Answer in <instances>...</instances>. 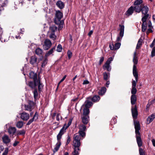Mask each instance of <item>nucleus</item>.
Masks as SVG:
<instances>
[{
	"mask_svg": "<svg viewBox=\"0 0 155 155\" xmlns=\"http://www.w3.org/2000/svg\"><path fill=\"white\" fill-rule=\"evenodd\" d=\"M148 28L147 31L146 33L147 35H148L149 33H152L153 32V30H152V28Z\"/></svg>",
	"mask_w": 155,
	"mask_h": 155,
	"instance_id": "obj_54",
	"label": "nucleus"
},
{
	"mask_svg": "<svg viewBox=\"0 0 155 155\" xmlns=\"http://www.w3.org/2000/svg\"><path fill=\"white\" fill-rule=\"evenodd\" d=\"M133 73L134 77L135 78L136 81L138 80V73L137 71L136 65H134L133 69Z\"/></svg>",
	"mask_w": 155,
	"mask_h": 155,
	"instance_id": "obj_15",
	"label": "nucleus"
},
{
	"mask_svg": "<svg viewBox=\"0 0 155 155\" xmlns=\"http://www.w3.org/2000/svg\"><path fill=\"white\" fill-rule=\"evenodd\" d=\"M155 118V114H152L151 115L149 116L147 119V122L148 124L151 123Z\"/></svg>",
	"mask_w": 155,
	"mask_h": 155,
	"instance_id": "obj_24",
	"label": "nucleus"
},
{
	"mask_svg": "<svg viewBox=\"0 0 155 155\" xmlns=\"http://www.w3.org/2000/svg\"><path fill=\"white\" fill-rule=\"evenodd\" d=\"M38 119V114L37 112H36L33 118L30 119L28 121V122L27 124V125H29L33 121H36Z\"/></svg>",
	"mask_w": 155,
	"mask_h": 155,
	"instance_id": "obj_13",
	"label": "nucleus"
},
{
	"mask_svg": "<svg viewBox=\"0 0 155 155\" xmlns=\"http://www.w3.org/2000/svg\"><path fill=\"white\" fill-rule=\"evenodd\" d=\"M137 81H136L133 80L132 82V87H136V83Z\"/></svg>",
	"mask_w": 155,
	"mask_h": 155,
	"instance_id": "obj_57",
	"label": "nucleus"
},
{
	"mask_svg": "<svg viewBox=\"0 0 155 155\" xmlns=\"http://www.w3.org/2000/svg\"><path fill=\"white\" fill-rule=\"evenodd\" d=\"M52 45V43L50 40L46 39L44 41V44L43 45V48L45 50L48 49Z\"/></svg>",
	"mask_w": 155,
	"mask_h": 155,
	"instance_id": "obj_8",
	"label": "nucleus"
},
{
	"mask_svg": "<svg viewBox=\"0 0 155 155\" xmlns=\"http://www.w3.org/2000/svg\"><path fill=\"white\" fill-rule=\"evenodd\" d=\"M49 37L50 38L53 40H55L57 38L56 36L55 35V33H51Z\"/></svg>",
	"mask_w": 155,
	"mask_h": 155,
	"instance_id": "obj_44",
	"label": "nucleus"
},
{
	"mask_svg": "<svg viewBox=\"0 0 155 155\" xmlns=\"http://www.w3.org/2000/svg\"><path fill=\"white\" fill-rule=\"evenodd\" d=\"M33 93L34 94V98L35 100H36L38 95L37 88L34 89V91H33Z\"/></svg>",
	"mask_w": 155,
	"mask_h": 155,
	"instance_id": "obj_45",
	"label": "nucleus"
},
{
	"mask_svg": "<svg viewBox=\"0 0 155 155\" xmlns=\"http://www.w3.org/2000/svg\"><path fill=\"white\" fill-rule=\"evenodd\" d=\"M62 50V47L61 45V44L58 45L57 47L56 51L58 52H60Z\"/></svg>",
	"mask_w": 155,
	"mask_h": 155,
	"instance_id": "obj_48",
	"label": "nucleus"
},
{
	"mask_svg": "<svg viewBox=\"0 0 155 155\" xmlns=\"http://www.w3.org/2000/svg\"><path fill=\"white\" fill-rule=\"evenodd\" d=\"M149 11V8L147 6H144V5H143L142 7V9L141 11L143 14L145 16L147 15H149L147 14Z\"/></svg>",
	"mask_w": 155,
	"mask_h": 155,
	"instance_id": "obj_18",
	"label": "nucleus"
},
{
	"mask_svg": "<svg viewBox=\"0 0 155 155\" xmlns=\"http://www.w3.org/2000/svg\"><path fill=\"white\" fill-rule=\"evenodd\" d=\"M104 57H101L100 58V61H99V64L100 65H101V64L104 61Z\"/></svg>",
	"mask_w": 155,
	"mask_h": 155,
	"instance_id": "obj_58",
	"label": "nucleus"
},
{
	"mask_svg": "<svg viewBox=\"0 0 155 155\" xmlns=\"http://www.w3.org/2000/svg\"><path fill=\"white\" fill-rule=\"evenodd\" d=\"M19 143V142L18 141H15L14 143L13 144V146L14 147L16 146Z\"/></svg>",
	"mask_w": 155,
	"mask_h": 155,
	"instance_id": "obj_62",
	"label": "nucleus"
},
{
	"mask_svg": "<svg viewBox=\"0 0 155 155\" xmlns=\"http://www.w3.org/2000/svg\"><path fill=\"white\" fill-rule=\"evenodd\" d=\"M38 81V89L39 91H41L42 89L43 88V85L41 83L39 80Z\"/></svg>",
	"mask_w": 155,
	"mask_h": 155,
	"instance_id": "obj_42",
	"label": "nucleus"
},
{
	"mask_svg": "<svg viewBox=\"0 0 155 155\" xmlns=\"http://www.w3.org/2000/svg\"><path fill=\"white\" fill-rule=\"evenodd\" d=\"M106 91V88L105 87H103L99 90L98 92V94L100 95H103L105 94Z\"/></svg>",
	"mask_w": 155,
	"mask_h": 155,
	"instance_id": "obj_29",
	"label": "nucleus"
},
{
	"mask_svg": "<svg viewBox=\"0 0 155 155\" xmlns=\"http://www.w3.org/2000/svg\"><path fill=\"white\" fill-rule=\"evenodd\" d=\"M29 118V114L27 113L23 112L21 114V118L24 120H28Z\"/></svg>",
	"mask_w": 155,
	"mask_h": 155,
	"instance_id": "obj_17",
	"label": "nucleus"
},
{
	"mask_svg": "<svg viewBox=\"0 0 155 155\" xmlns=\"http://www.w3.org/2000/svg\"><path fill=\"white\" fill-rule=\"evenodd\" d=\"M72 121V119H71L69 120L67 125H66V124H65L64 125V126H65V127L66 129H67V128L71 125V124Z\"/></svg>",
	"mask_w": 155,
	"mask_h": 155,
	"instance_id": "obj_50",
	"label": "nucleus"
},
{
	"mask_svg": "<svg viewBox=\"0 0 155 155\" xmlns=\"http://www.w3.org/2000/svg\"><path fill=\"white\" fill-rule=\"evenodd\" d=\"M155 56V47L153 48L151 54V57H153Z\"/></svg>",
	"mask_w": 155,
	"mask_h": 155,
	"instance_id": "obj_51",
	"label": "nucleus"
},
{
	"mask_svg": "<svg viewBox=\"0 0 155 155\" xmlns=\"http://www.w3.org/2000/svg\"><path fill=\"white\" fill-rule=\"evenodd\" d=\"M82 120L83 123L84 124H87L89 120V116H83L82 118Z\"/></svg>",
	"mask_w": 155,
	"mask_h": 155,
	"instance_id": "obj_26",
	"label": "nucleus"
},
{
	"mask_svg": "<svg viewBox=\"0 0 155 155\" xmlns=\"http://www.w3.org/2000/svg\"><path fill=\"white\" fill-rule=\"evenodd\" d=\"M3 142L5 144H7L9 143L11 141V139L6 134H4L2 137Z\"/></svg>",
	"mask_w": 155,
	"mask_h": 155,
	"instance_id": "obj_14",
	"label": "nucleus"
},
{
	"mask_svg": "<svg viewBox=\"0 0 155 155\" xmlns=\"http://www.w3.org/2000/svg\"><path fill=\"white\" fill-rule=\"evenodd\" d=\"M121 43L119 42L116 43L114 45V50L118 49L120 47Z\"/></svg>",
	"mask_w": 155,
	"mask_h": 155,
	"instance_id": "obj_43",
	"label": "nucleus"
},
{
	"mask_svg": "<svg viewBox=\"0 0 155 155\" xmlns=\"http://www.w3.org/2000/svg\"><path fill=\"white\" fill-rule=\"evenodd\" d=\"M16 129L15 127H10L8 129V132L11 137H13V135L16 134Z\"/></svg>",
	"mask_w": 155,
	"mask_h": 155,
	"instance_id": "obj_10",
	"label": "nucleus"
},
{
	"mask_svg": "<svg viewBox=\"0 0 155 155\" xmlns=\"http://www.w3.org/2000/svg\"><path fill=\"white\" fill-rule=\"evenodd\" d=\"M134 11V6H131L127 11L126 13L128 15H131L133 13Z\"/></svg>",
	"mask_w": 155,
	"mask_h": 155,
	"instance_id": "obj_28",
	"label": "nucleus"
},
{
	"mask_svg": "<svg viewBox=\"0 0 155 155\" xmlns=\"http://www.w3.org/2000/svg\"><path fill=\"white\" fill-rule=\"evenodd\" d=\"M114 45L113 43L110 44L109 45V47L110 50H114Z\"/></svg>",
	"mask_w": 155,
	"mask_h": 155,
	"instance_id": "obj_59",
	"label": "nucleus"
},
{
	"mask_svg": "<svg viewBox=\"0 0 155 155\" xmlns=\"http://www.w3.org/2000/svg\"><path fill=\"white\" fill-rule=\"evenodd\" d=\"M131 110L133 119L134 120H136L137 118L138 115L137 106L136 105H135L134 107H133L132 106Z\"/></svg>",
	"mask_w": 155,
	"mask_h": 155,
	"instance_id": "obj_5",
	"label": "nucleus"
},
{
	"mask_svg": "<svg viewBox=\"0 0 155 155\" xmlns=\"http://www.w3.org/2000/svg\"><path fill=\"white\" fill-rule=\"evenodd\" d=\"M89 83V81L87 80H84L83 82V84H87Z\"/></svg>",
	"mask_w": 155,
	"mask_h": 155,
	"instance_id": "obj_64",
	"label": "nucleus"
},
{
	"mask_svg": "<svg viewBox=\"0 0 155 155\" xmlns=\"http://www.w3.org/2000/svg\"><path fill=\"white\" fill-rule=\"evenodd\" d=\"M131 103L132 105H133L136 103L137 97L135 95H132L131 97Z\"/></svg>",
	"mask_w": 155,
	"mask_h": 155,
	"instance_id": "obj_27",
	"label": "nucleus"
},
{
	"mask_svg": "<svg viewBox=\"0 0 155 155\" xmlns=\"http://www.w3.org/2000/svg\"><path fill=\"white\" fill-rule=\"evenodd\" d=\"M42 52V50L39 48H37L35 51L36 54L38 55H41Z\"/></svg>",
	"mask_w": 155,
	"mask_h": 155,
	"instance_id": "obj_36",
	"label": "nucleus"
},
{
	"mask_svg": "<svg viewBox=\"0 0 155 155\" xmlns=\"http://www.w3.org/2000/svg\"><path fill=\"white\" fill-rule=\"evenodd\" d=\"M137 91V89L136 87H132L131 90V93L132 95H135Z\"/></svg>",
	"mask_w": 155,
	"mask_h": 155,
	"instance_id": "obj_49",
	"label": "nucleus"
},
{
	"mask_svg": "<svg viewBox=\"0 0 155 155\" xmlns=\"http://www.w3.org/2000/svg\"><path fill=\"white\" fill-rule=\"evenodd\" d=\"M23 125V122L22 121H18L16 124V127L19 128H22Z\"/></svg>",
	"mask_w": 155,
	"mask_h": 155,
	"instance_id": "obj_40",
	"label": "nucleus"
},
{
	"mask_svg": "<svg viewBox=\"0 0 155 155\" xmlns=\"http://www.w3.org/2000/svg\"><path fill=\"white\" fill-rule=\"evenodd\" d=\"M67 54L68 58L70 59L72 55V53L70 50H68L67 52Z\"/></svg>",
	"mask_w": 155,
	"mask_h": 155,
	"instance_id": "obj_52",
	"label": "nucleus"
},
{
	"mask_svg": "<svg viewBox=\"0 0 155 155\" xmlns=\"http://www.w3.org/2000/svg\"><path fill=\"white\" fill-rule=\"evenodd\" d=\"M90 113L89 109L88 107H85L83 109V116H89Z\"/></svg>",
	"mask_w": 155,
	"mask_h": 155,
	"instance_id": "obj_31",
	"label": "nucleus"
},
{
	"mask_svg": "<svg viewBox=\"0 0 155 155\" xmlns=\"http://www.w3.org/2000/svg\"><path fill=\"white\" fill-rule=\"evenodd\" d=\"M85 136V133L84 131L79 130L78 133L75 134L73 136V145L74 147V151L72 152V155H79L78 151H80V147L81 145V140Z\"/></svg>",
	"mask_w": 155,
	"mask_h": 155,
	"instance_id": "obj_1",
	"label": "nucleus"
},
{
	"mask_svg": "<svg viewBox=\"0 0 155 155\" xmlns=\"http://www.w3.org/2000/svg\"><path fill=\"white\" fill-rule=\"evenodd\" d=\"M119 26L120 27V32L119 36H118L117 38V41H121L124 34V26L120 25Z\"/></svg>",
	"mask_w": 155,
	"mask_h": 155,
	"instance_id": "obj_4",
	"label": "nucleus"
},
{
	"mask_svg": "<svg viewBox=\"0 0 155 155\" xmlns=\"http://www.w3.org/2000/svg\"><path fill=\"white\" fill-rule=\"evenodd\" d=\"M134 11L137 13L140 12L142 9V7L143 5H134Z\"/></svg>",
	"mask_w": 155,
	"mask_h": 155,
	"instance_id": "obj_20",
	"label": "nucleus"
},
{
	"mask_svg": "<svg viewBox=\"0 0 155 155\" xmlns=\"http://www.w3.org/2000/svg\"><path fill=\"white\" fill-rule=\"evenodd\" d=\"M134 121L136 134H140L139 130L140 129V127L139 122L136 120H134Z\"/></svg>",
	"mask_w": 155,
	"mask_h": 155,
	"instance_id": "obj_7",
	"label": "nucleus"
},
{
	"mask_svg": "<svg viewBox=\"0 0 155 155\" xmlns=\"http://www.w3.org/2000/svg\"><path fill=\"white\" fill-rule=\"evenodd\" d=\"M65 126H64L60 130L59 132L57 135V140H60L61 138L62 135L66 132V129L65 127Z\"/></svg>",
	"mask_w": 155,
	"mask_h": 155,
	"instance_id": "obj_9",
	"label": "nucleus"
},
{
	"mask_svg": "<svg viewBox=\"0 0 155 155\" xmlns=\"http://www.w3.org/2000/svg\"><path fill=\"white\" fill-rule=\"evenodd\" d=\"M111 122L115 124L116 123L117 120L115 118H113L111 120Z\"/></svg>",
	"mask_w": 155,
	"mask_h": 155,
	"instance_id": "obj_61",
	"label": "nucleus"
},
{
	"mask_svg": "<svg viewBox=\"0 0 155 155\" xmlns=\"http://www.w3.org/2000/svg\"><path fill=\"white\" fill-rule=\"evenodd\" d=\"M55 50V46H54L47 53L45 54V56L48 57L51 54H52L53 52Z\"/></svg>",
	"mask_w": 155,
	"mask_h": 155,
	"instance_id": "obj_33",
	"label": "nucleus"
},
{
	"mask_svg": "<svg viewBox=\"0 0 155 155\" xmlns=\"http://www.w3.org/2000/svg\"><path fill=\"white\" fill-rule=\"evenodd\" d=\"M70 39H69V41L71 43H72L73 41V38L72 35H69Z\"/></svg>",
	"mask_w": 155,
	"mask_h": 155,
	"instance_id": "obj_63",
	"label": "nucleus"
},
{
	"mask_svg": "<svg viewBox=\"0 0 155 155\" xmlns=\"http://www.w3.org/2000/svg\"><path fill=\"white\" fill-rule=\"evenodd\" d=\"M63 15V13L60 11H56L54 21L55 24L58 25L59 30H61L63 28L64 22L63 20H61Z\"/></svg>",
	"mask_w": 155,
	"mask_h": 155,
	"instance_id": "obj_2",
	"label": "nucleus"
},
{
	"mask_svg": "<svg viewBox=\"0 0 155 155\" xmlns=\"http://www.w3.org/2000/svg\"><path fill=\"white\" fill-rule=\"evenodd\" d=\"M71 140L70 137L68 135V138L67 140V142L66 143V145H68L69 143L70 142V141Z\"/></svg>",
	"mask_w": 155,
	"mask_h": 155,
	"instance_id": "obj_56",
	"label": "nucleus"
},
{
	"mask_svg": "<svg viewBox=\"0 0 155 155\" xmlns=\"http://www.w3.org/2000/svg\"><path fill=\"white\" fill-rule=\"evenodd\" d=\"M143 1L142 0H136L134 3V5H143L142 4Z\"/></svg>",
	"mask_w": 155,
	"mask_h": 155,
	"instance_id": "obj_38",
	"label": "nucleus"
},
{
	"mask_svg": "<svg viewBox=\"0 0 155 155\" xmlns=\"http://www.w3.org/2000/svg\"><path fill=\"white\" fill-rule=\"evenodd\" d=\"M48 62V60L47 59H45L43 61L41 67H42L44 68L45 66V65L47 64Z\"/></svg>",
	"mask_w": 155,
	"mask_h": 155,
	"instance_id": "obj_46",
	"label": "nucleus"
},
{
	"mask_svg": "<svg viewBox=\"0 0 155 155\" xmlns=\"http://www.w3.org/2000/svg\"><path fill=\"white\" fill-rule=\"evenodd\" d=\"M149 15H147L145 16H143L142 18V31L144 32L147 28V23L146 21Z\"/></svg>",
	"mask_w": 155,
	"mask_h": 155,
	"instance_id": "obj_3",
	"label": "nucleus"
},
{
	"mask_svg": "<svg viewBox=\"0 0 155 155\" xmlns=\"http://www.w3.org/2000/svg\"><path fill=\"white\" fill-rule=\"evenodd\" d=\"M56 5L61 9L63 8L64 6V3L61 1H58L56 3Z\"/></svg>",
	"mask_w": 155,
	"mask_h": 155,
	"instance_id": "obj_23",
	"label": "nucleus"
},
{
	"mask_svg": "<svg viewBox=\"0 0 155 155\" xmlns=\"http://www.w3.org/2000/svg\"><path fill=\"white\" fill-rule=\"evenodd\" d=\"M110 64L108 61H107L103 66V69L104 70L106 69L107 71H110L111 69V67L110 65Z\"/></svg>",
	"mask_w": 155,
	"mask_h": 155,
	"instance_id": "obj_16",
	"label": "nucleus"
},
{
	"mask_svg": "<svg viewBox=\"0 0 155 155\" xmlns=\"http://www.w3.org/2000/svg\"><path fill=\"white\" fill-rule=\"evenodd\" d=\"M139 152L140 155H145L143 150L141 148H140Z\"/></svg>",
	"mask_w": 155,
	"mask_h": 155,
	"instance_id": "obj_55",
	"label": "nucleus"
},
{
	"mask_svg": "<svg viewBox=\"0 0 155 155\" xmlns=\"http://www.w3.org/2000/svg\"><path fill=\"white\" fill-rule=\"evenodd\" d=\"M86 129V127L84 125H81L79 127V130L84 131Z\"/></svg>",
	"mask_w": 155,
	"mask_h": 155,
	"instance_id": "obj_47",
	"label": "nucleus"
},
{
	"mask_svg": "<svg viewBox=\"0 0 155 155\" xmlns=\"http://www.w3.org/2000/svg\"><path fill=\"white\" fill-rule=\"evenodd\" d=\"M25 134V131L24 129L21 130H18L17 131H16V134L18 136L19 135L24 136Z\"/></svg>",
	"mask_w": 155,
	"mask_h": 155,
	"instance_id": "obj_30",
	"label": "nucleus"
},
{
	"mask_svg": "<svg viewBox=\"0 0 155 155\" xmlns=\"http://www.w3.org/2000/svg\"><path fill=\"white\" fill-rule=\"evenodd\" d=\"M29 77L33 79L34 81H38L37 79V75L36 73H35L33 71L31 72L29 74Z\"/></svg>",
	"mask_w": 155,
	"mask_h": 155,
	"instance_id": "obj_19",
	"label": "nucleus"
},
{
	"mask_svg": "<svg viewBox=\"0 0 155 155\" xmlns=\"http://www.w3.org/2000/svg\"><path fill=\"white\" fill-rule=\"evenodd\" d=\"M25 110L31 111L32 110V107L30 105H25Z\"/></svg>",
	"mask_w": 155,
	"mask_h": 155,
	"instance_id": "obj_41",
	"label": "nucleus"
},
{
	"mask_svg": "<svg viewBox=\"0 0 155 155\" xmlns=\"http://www.w3.org/2000/svg\"><path fill=\"white\" fill-rule=\"evenodd\" d=\"M136 137L138 146L139 147H140L142 146V144L140 134H136Z\"/></svg>",
	"mask_w": 155,
	"mask_h": 155,
	"instance_id": "obj_12",
	"label": "nucleus"
},
{
	"mask_svg": "<svg viewBox=\"0 0 155 155\" xmlns=\"http://www.w3.org/2000/svg\"><path fill=\"white\" fill-rule=\"evenodd\" d=\"M133 61L134 62V65H136L137 64L138 62L137 58L136 56V52H135L134 54V58L133 59Z\"/></svg>",
	"mask_w": 155,
	"mask_h": 155,
	"instance_id": "obj_35",
	"label": "nucleus"
},
{
	"mask_svg": "<svg viewBox=\"0 0 155 155\" xmlns=\"http://www.w3.org/2000/svg\"><path fill=\"white\" fill-rule=\"evenodd\" d=\"M8 152V148L7 147L5 149L4 152L3 153L2 155H7Z\"/></svg>",
	"mask_w": 155,
	"mask_h": 155,
	"instance_id": "obj_53",
	"label": "nucleus"
},
{
	"mask_svg": "<svg viewBox=\"0 0 155 155\" xmlns=\"http://www.w3.org/2000/svg\"><path fill=\"white\" fill-rule=\"evenodd\" d=\"M93 105L92 103L90 101H89L88 99L86 100L84 102V105H83L85 107H88L89 108L91 106H92Z\"/></svg>",
	"mask_w": 155,
	"mask_h": 155,
	"instance_id": "obj_25",
	"label": "nucleus"
},
{
	"mask_svg": "<svg viewBox=\"0 0 155 155\" xmlns=\"http://www.w3.org/2000/svg\"><path fill=\"white\" fill-rule=\"evenodd\" d=\"M29 62L31 64L34 66H37L39 61L37 60V58L35 56H33L31 57Z\"/></svg>",
	"mask_w": 155,
	"mask_h": 155,
	"instance_id": "obj_6",
	"label": "nucleus"
},
{
	"mask_svg": "<svg viewBox=\"0 0 155 155\" xmlns=\"http://www.w3.org/2000/svg\"><path fill=\"white\" fill-rule=\"evenodd\" d=\"M143 40L141 38H140L138 40L137 44V45L136 48L139 49L140 48L142 45Z\"/></svg>",
	"mask_w": 155,
	"mask_h": 155,
	"instance_id": "obj_32",
	"label": "nucleus"
},
{
	"mask_svg": "<svg viewBox=\"0 0 155 155\" xmlns=\"http://www.w3.org/2000/svg\"><path fill=\"white\" fill-rule=\"evenodd\" d=\"M58 142L55 145V147H54L53 150V152L55 153L58 151L61 144V143L60 140H57Z\"/></svg>",
	"mask_w": 155,
	"mask_h": 155,
	"instance_id": "obj_22",
	"label": "nucleus"
},
{
	"mask_svg": "<svg viewBox=\"0 0 155 155\" xmlns=\"http://www.w3.org/2000/svg\"><path fill=\"white\" fill-rule=\"evenodd\" d=\"M7 2V0H0V6L2 7L5 6Z\"/></svg>",
	"mask_w": 155,
	"mask_h": 155,
	"instance_id": "obj_39",
	"label": "nucleus"
},
{
	"mask_svg": "<svg viewBox=\"0 0 155 155\" xmlns=\"http://www.w3.org/2000/svg\"><path fill=\"white\" fill-rule=\"evenodd\" d=\"M58 27L55 25H52L50 27V31L51 33H55Z\"/></svg>",
	"mask_w": 155,
	"mask_h": 155,
	"instance_id": "obj_34",
	"label": "nucleus"
},
{
	"mask_svg": "<svg viewBox=\"0 0 155 155\" xmlns=\"http://www.w3.org/2000/svg\"><path fill=\"white\" fill-rule=\"evenodd\" d=\"M88 99H90L94 102H98L100 99V97L97 95H95L92 98L88 97Z\"/></svg>",
	"mask_w": 155,
	"mask_h": 155,
	"instance_id": "obj_21",
	"label": "nucleus"
},
{
	"mask_svg": "<svg viewBox=\"0 0 155 155\" xmlns=\"http://www.w3.org/2000/svg\"><path fill=\"white\" fill-rule=\"evenodd\" d=\"M110 73H107L106 72L103 73V78L105 80L107 81L108 78H109Z\"/></svg>",
	"mask_w": 155,
	"mask_h": 155,
	"instance_id": "obj_37",
	"label": "nucleus"
},
{
	"mask_svg": "<svg viewBox=\"0 0 155 155\" xmlns=\"http://www.w3.org/2000/svg\"><path fill=\"white\" fill-rule=\"evenodd\" d=\"M38 83V81H30L28 83V86L31 89H34L37 88V86Z\"/></svg>",
	"mask_w": 155,
	"mask_h": 155,
	"instance_id": "obj_11",
	"label": "nucleus"
},
{
	"mask_svg": "<svg viewBox=\"0 0 155 155\" xmlns=\"http://www.w3.org/2000/svg\"><path fill=\"white\" fill-rule=\"evenodd\" d=\"M147 25L149 28H153L152 26V23L151 21L149 20L148 21L147 23Z\"/></svg>",
	"mask_w": 155,
	"mask_h": 155,
	"instance_id": "obj_60",
	"label": "nucleus"
}]
</instances>
